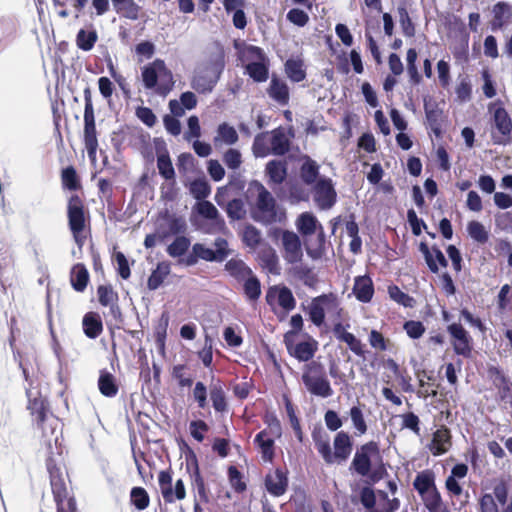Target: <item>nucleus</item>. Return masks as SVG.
Instances as JSON below:
<instances>
[{
    "label": "nucleus",
    "instance_id": "obj_20",
    "mask_svg": "<svg viewBox=\"0 0 512 512\" xmlns=\"http://www.w3.org/2000/svg\"><path fill=\"white\" fill-rule=\"evenodd\" d=\"M494 125L500 133V136H494L495 142L499 144L505 143L512 131V120L504 108L498 107L495 109Z\"/></svg>",
    "mask_w": 512,
    "mask_h": 512
},
{
    "label": "nucleus",
    "instance_id": "obj_17",
    "mask_svg": "<svg viewBox=\"0 0 512 512\" xmlns=\"http://www.w3.org/2000/svg\"><path fill=\"white\" fill-rule=\"evenodd\" d=\"M26 395L28 398L27 409L30 411L35 422L43 419V417L50 413L46 398L37 387L31 386L27 388Z\"/></svg>",
    "mask_w": 512,
    "mask_h": 512
},
{
    "label": "nucleus",
    "instance_id": "obj_4",
    "mask_svg": "<svg viewBox=\"0 0 512 512\" xmlns=\"http://www.w3.org/2000/svg\"><path fill=\"white\" fill-rule=\"evenodd\" d=\"M142 80L145 88L155 89V92L162 96H166L174 86L172 72L160 59L142 69Z\"/></svg>",
    "mask_w": 512,
    "mask_h": 512
},
{
    "label": "nucleus",
    "instance_id": "obj_45",
    "mask_svg": "<svg viewBox=\"0 0 512 512\" xmlns=\"http://www.w3.org/2000/svg\"><path fill=\"white\" fill-rule=\"evenodd\" d=\"M98 40V35L95 30L86 31L80 29L76 36V44L79 49L83 51H90Z\"/></svg>",
    "mask_w": 512,
    "mask_h": 512
},
{
    "label": "nucleus",
    "instance_id": "obj_61",
    "mask_svg": "<svg viewBox=\"0 0 512 512\" xmlns=\"http://www.w3.org/2000/svg\"><path fill=\"white\" fill-rule=\"evenodd\" d=\"M425 502L427 509L430 512H437L441 507V496L438 493L437 489H432L430 492L426 493L425 496H422Z\"/></svg>",
    "mask_w": 512,
    "mask_h": 512
},
{
    "label": "nucleus",
    "instance_id": "obj_53",
    "mask_svg": "<svg viewBox=\"0 0 512 512\" xmlns=\"http://www.w3.org/2000/svg\"><path fill=\"white\" fill-rule=\"evenodd\" d=\"M191 194L198 200L205 199L211 192V187L204 179H197L190 185Z\"/></svg>",
    "mask_w": 512,
    "mask_h": 512
},
{
    "label": "nucleus",
    "instance_id": "obj_64",
    "mask_svg": "<svg viewBox=\"0 0 512 512\" xmlns=\"http://www.w3.org/2000/svg\"><path fill=\"white\" fill-rule=\"evenodd\" d=\"M402 418V428H406V429H409L411 431H413L416 435H420V420H419V417L412 413V412H409V413H406V414H403L401 416Z\"/></svg>",
    "mask_w": 512,
    "mask_h": 512
},
{
    "label": "nucleus",
    "instance_id": "obj_60",
    "mask_svg": "<svg viewBox=\"0 0 512 512\" xmlns=\"http://www.w3.org/2000/svg\"><path fill=\"white\" fill-rule=\"evenodd\" d=\"M97 294L99 302L103 306L112 305L117 299V294L113 291L111 286H99Z\"/></svg>",
    "mask_w": 512,
    "mask_h": 512
},
{
    "label": "nucleus",
    "instance_id": "obj_16",
    "mask_svg": "<svg viewBox=\"0 0 512 512\" xmlns=\"http://www.w3.org/2000/svg\"><path fill=\"white\" fill-rule=\"evenodd\" d=\"M508 491L504 483L497 484L493 494L486 493L479 500L480 512H499L496 500L504 505L507 502Z\"/></svg>",
    "mask_w": 512,
    "mask_h": 512
},
{
    "label": "nucleus",
    "instance_id": "obj_63",
    "mask_svg": "<svg viewBox=\"0 0 512 512\" xmlns=\"http://www.w3.org/2000/svg\"><path fill=\"white\" fill-rule=\"evenodd\" d=\"M187 124L188 130L184 133L185 140L191 141L193 138H199L201 136V127L198 117L195 115L190 116Z\"/></svg>",
    "mask_w": 512,
    "mask_h": 512
},
{
    "label": "nucleus",
    "instance_id": "obj_1",
    "mask_svg": "<svg viewBox=\"0 0 512 512\" xmlns=\"http://www.w3.org/2000/svg\"><path fill=\"white\" fill-rule=\"evenodd\" d=\"M297 231L304 238L307 254L313 259H319L325 252V232L322 224L311 212L301 213L296 221Z\"/></svg>",
    "mask_w": 512,
    "mask_h": 512
},
{
    "label": "nucleus",
    "instance_id": "obj_23",
    "mask_svg": "<svg viewBox=\"0 0 512 512\" xmlns=\"http://www.w3.org/2000/svg\"><path fill=\"white\" fill-rule=\"evenodd\" d=\"M238 133L236 129L224 122L219 124L216 130V135L213 138V144L215 147H220L221 145H234L238 141Z\"/></svg>",
    "mask_w": 512,
    "mask_h": 512
},
{
    "label": "nucleus",
    "instance_id": "obj_31",
    "mask_svg": "<svg viewBox=\"0 0 512 512\" xmlns=\"http://www.w3.org/2000/svg\"><path fill=\"white\" fill-rule=\"evenodd\" d=\"M269 96L280 104H287L289 100V89L286 83L277 78H272L268 89Z\"/></svg>",
    "mask_w": 512,
    "mask_h": 512
},
{
    "label": "nucleus",
    "instance_id": "obj_11",
    "mask_svg": "<svg viewBox=\"0 0 512 512\" xmlns=\"http://www.w3.org/2000/svg\"><path fill=\"white\" fill-rule=\"evenodd\" d=\"M158 481L165 502L173 503L176 500H183L185 498L186 490L182 479H178L173 486L170 472L161 471Z\"/></svg>",
    "mask_w": 512,
    "mask_h": 512
},
{
    "label": "nucleus",
    "instance_id": "obj_21",
    "mask_svg": "<svg viewBox=\"0 0 512 512\" xmlns=\"http://www.w3.org/2000/svg\"><path fill=\"white\" fill-rule=\"evenodd\" d=\"M37 426L42 431V436L45 439L46 444L51 447L53 436L54 442L57 444L58 437L57 431L60 428V422L52 413L47 414L43 419L36 421Z\"/></svg>",
    "mask_w": 512,
    "mask_h": 512
},
{
    "label": "nucleus",
    "instance_id": "obj_37",
    "mask_svg": "<svg viewBox=\"0 0 512 512\" xmlns=\"http://www.w3.org/2000/svg\"><path fill=\"white\" fill-rule=\"evenodd\" d=\"M290 271L294 277L308 287H314L318 281L312 269L301 263L294 264Z\"/></svg>",
    "mask_w": 512,
    "mask_h": 512
},
{
    "label": "nucleus",
    "instance_id": "obj_19",
    "mask_svg": "<svg viewBox=\"0 0 512 512\" xmlns=\"http://www.w3.org/2000/svg\"><path fill=\"white\" fill-rule=\"evenodd\" d=\"M334 452H332V464L345 462L352 452L351 437L347 432L340 431L334 438Z\"/></svg>",
    "mask_w": 512,
    "mask_h": 512
},
{
    "label": "nucleus",
    "instance_id": "obj_27",
    "mask_svg": "<svg viewBox=\"0 0 512 512\" xmlns=\"http://www.w3.org/2000/svg\"><path fill=\"white\" fill-rule=\"evenodd\" d=\"M334 334L340 341L345 342L351 351H353L356 355H363V344L359 339H357L352 333L347 332L345 327L342 324H336L334 327Z\"/></svg>",
    "mask_w": 512,
    "mask_h": 512
},
{
    "label": "nucleus",
    "instance_id": "obj_30",
    "mask_svg": "<svg viewBox=\"0 0 512 512\" xmlns=\"http://www.w3.org/2000/svg\"><path fill=\"white\" fill-rule=\"evenodd\" d=\"M300 177L307 185H315L319 178V165L310 157H305L300 168Z\"/></svg>",
    "mask_w": 512,
    "mask_h": 512
},
{
    "label": "nucleus",
    "instance_id": "obj_51",
    "mask_svg": "<svg viewBox=\"0 0 512 512\" xmlns=\"http://www.w3.org/2000/svg\"><path fill=\"white\" fill-rule=\"evenodd\" d=\"M315 347L309 342H300L294 347L293 355L302 362L310 360L315 353Z\"/></svg>",
    "mask_w": 512,
    "mask_h": 512
},
{
    "label": "nucleus",
    "instance_id": "obj_43",
    "mask_svg": "<svg viewBox=\"0 0 512 512\" xmlns=\"http://www.w3.org/2000/svg\"><path fill=\"white\" fill-rule=\"evenodd\" d=\"M426 119L430 128L435 134H439L441 130L442 111L432 103H425Z\"/></svg>",
    "mask_w": 512,
    "mask_h": 512
},
{
    "label": "nucleus",
    "instance_id": "obj_46",
    "mask_svg": "<svg viewBox=\"0 0 512 512\" xmlns=\"http://www.w3.org/2000/svg\"><path fill=\"white\" fill-rule=\"evenodd\" d=\"M285 71L287 76L294 82H300L306 76L303 62L300 60L289 59L285 64Z\"/></svg>",
    "mask_w": 512,
    "mask_h": 512
},
{
    "label": "nucleus",
    "instance_id": "obj_54",
    "mask_svg": "<svg viewBox=\"0 0 512 512\" xmlns=\"http://www.w3.org/2000/svg\"><path fill=\"white\" fill-rule=\"evenodd\" d=\"M131 501L137 509L143 510L149 505V496L144 488L134 487L131 491Z\"/></svg>",
    "mask_w": 512,
    "mask_h": 512
},
{
    "label": "nucleus",
    "instance_id": "obj_8",
    "mask_svg": "<svg viewBox=\"0 0 512 512\" xmlns=\"http://www.w3.org/2000/svg\"><path fill=\"white\" fill-rule=\"evenodd\" d=\"M68 220L74 240L81 248L85 241V237L82 234L85 227V217L83 203L77 195H74L69 199Z\"/></svg>",
    "mask_w": 512,
    "mask_h": 512
},
{
    "label": "nucleus",
    "instance_id": "obj_34",
    "mask_svg": "<svg viewBox=\"0 0 512 512\" xmlns=\"http://www.w3.org/2000/svg\"><path fill=\"white\" fill-rule=\"evenodd\" d=\"M265 171L270 181L275 184L282 183L287 175L286 164L279 160L269 161L266 165Z\"/></svg>",
    "mask_w": 512,
    "mask_h": 512
},
{
    "label": "nucleus",
    "instance_id": "obj_6",
    "mask_svg": "<svg viewBox=\"0 0 512 512\" xmlns=\"http://www.w3.org/2000/svg\"><path fill=\"white\" fill-rule=\"evenodd\" d=\"M84 143L89 158L96 160V152L98 148V140L95 126L94 109L89 89L84 91Z\"/></svg>",
    "mask_w": 512,
    "mask_h": 512
},
{
    "label": "nucleus",
    "instance_id": "obj_9",
    "mask_svg": "<svg viewBox=\"0 0 512 512\" xmlns=\"http://www.w3.org/2000/svg\"><path fill=\"white\" fill-rule=\"evenodd\" d=\"M283 248L282 256L287 263L297 264L302 261L303 250L299 236L289 230L279 231Z\"/></svg>",
    "mask_w": 512,
    "mask_h": 512
},
{
    "label": "nucleus",
    "instance_id": "obj_13",
    "mask_svg": "<svg viewBox=\"0 0 512 512\" xmlns=\"http://www.w3.org/2000/svg\"><path fill=\"white\" fill-rule=\"evenodd\" d=\"M266 302L271 307L278 305L286 312L293 310L296 306L292 291L284 285L271 286L266 293Z\"/></svg>",
    "mask_w": 512,
    "mask_h": 512
},
{
    "label": "nucleus",
    "instance_id": "obj_7",
    "mask_svg": "<svg viewBox=\"0 0 512 512\" xmlns=\"http://www.w3.org/2000/svg\"><path fill=\"white\" fill-rule=\"evenodd\" d=\"M308 309L310 320L316 326L324 323L326 313L334 314L340 310L337 297L331 293L312 299Z\"/></svg>",
    "mask_w": 512,
    "mask_h": 512
},
{
    "label": "nucleus",
    "instance_id": "obj_58",
    "mask_svg": "<svg viewBox=\"0 0 512 512\" xmlns=\"http://www.w3.org/2000/svg\"><path fill=\"white\" fill-rule=\"evenodd\" d=\"M224 164L232 170H237L242 164L241 153L237 149L230 148L223 155Z\"/></svg>",
    "mask_w": 512,
    "mask_h": 512
},
{
    "label": "nucleus",
    "instance_id": "obj_57",
    "mask_svg": "<svg viewBox=\"0 0 512 512\" xmlns=\"http://www.w3.org/2000/svg\"><path fill=\"white\" fill-rule=\"evenodd\" d=\"M226 212L228 216L234 220L242 219L246 214L243 201L241 199L231 200L227 204Z\"/></svg>",
    "mask_w": 512,
    "mask_h": 512
},
{
    "label": "nucleus",
    "instance_id": "obj_22",
    "mask_svg": "<svg viewBox=\"0 0 512 512\" xmlns=\"http://www.w3.org/2000/svg\"><path fill=\"white\" fill-rule=\"evenodd\" d=\"M420 251L425 257V261L429 267V269L436 273L439 270L440 267H446L447 266V260L442 253V251L437 247H432L431 249L425 244H420Z\"/></svg>",
    "mask_w": 512,
    "mask_h": 512
},
{
    "label": "nucleus",
    "instance_id": "obj_35",
    "mask_svg": "<svg viewBox=\"0 0 512 512\" xmlns=\"http://www.w3.org/2000/svg\"><path fill=\"white\" fill-rule=\"evenodd\" d=\"M83 330L87 337L94 339L98 337L102 330V322L97 314L88 313L83 318Z\"/></svg>",
    "mask_w": 512,
    "mask_h": 512
},
{
    "label": "nucleus",
    "instance_id": "obj_10",
    "mask_svg": "<svg viewBox=\"0 0 512 512\" xmlns=\"http://www.w3.org/2000/svg\"><path fill=\"white\" fill-rule=\"evenodd\" d=\"M378 455V444L374 441L368 442L356 451L351 463V468H353L359 475L367 476L371 469L372 458Z\"/></svg>",
    "mask_w": 512,
    "mask_h": 512
},
{
    "label": "nucleus",
    "instance_id": "obj_33",
    "mask_svg": "<svg viewBox=\"0 0 512 512\" xmlns=\"http://www.w3.org/2000/svg\"><path fill=\"white\" fill-rule=\"evenodd\" d=\"M313 440L315 442V446L318 450V452L323 457L324 461L327 464H332V450L330 447V438L329 436L324 432H314Z\"/></svg>",
    "mask_w": 512,
    "mask_h": 512
},
{
    "label": "nucleus",
    "instance_id": "obj_25",
    "mask_svg": "<svg viewBox=\"0 0 512 512\" xmlns=\"http://www.w3.org/2000/svg\"><path fill=\"white\" fill-rule=\"evenodd\" d=\"M186 228V221L183 217L166 216L163 218V224H161L158 233L164 238L171 234L182 233Z\"/></svg>",
    "mask_w": 512,
    "mask_h": 512
},
{
    "label": "nucleus",
    "instance_id": "obj_15",
    "mask_svg": "<svg viewBox=\"0 0 512 512\" xmlns=\"http://www.w3.org/2000/svg\"><path fill=\"white\" fill-rule=\"evenodd\" d=\"M447 329L453 338L452 345L455 353L469 357L471 355L472 346L468 332L458 323L449 325Z\"/></svg>",
    "mask_w": 512,
    "mask_h": 512
},
{
    "label": "nucleus",
    "instance_id": "obj_18",
    "mask_svg": "<svg viewBox=\"0 0 512 512\" xmlns=\"http://www.w3.org/2000/svg\"><path fill=\"white\" fill-rule=\"evenodd\" d=\"M247 52L252 58L256 59V61L247 64L246 72L257 82L266 81L268 78V69L263 63L264 56L262 50L258 47L250 46Z\"/></svg>",
    "mask_w": 512,
    "mask_h": 512
},
{
    "label": "nucleus",
    "instance_id": "obj_39",
    "mask_svg": "<svg viewBox=\"0 0 512 512\" xmlns=\"http://www.w3.org/2000/svg\"><path fill=\"white\" fill-rule=\"evenodd\" d=\"M98 387L100 392L106 397H113L118 392V386L114 376L107 371H101L98 380Z\"/></svg>",
    "mask_w": 512,
    "mask_h": 512
},
{
    "label": "nucleus",
    "instance_id": "obj_29",
    "mask_svg": "<svg viewBox=\"0 0 512 512\" xmlns=\"http://www.w3.org/2000/svg\"><path fill=\"white\" fill-rule=\"evenodd\" d=\"M493 15L492 30L500 29L510 21L512 6L505 2H499L493 7Z\"/></svg>",
    "mask_w": 512,
    "mask_h": 512
},
{
    "label": "nucleus",
    "instance_id": "obj_49",
    "mask_svg": "<svg viewBox=\"0 0 512 512\" xmlns=\"http://www.w3.org/2000/svg\"><path fill=\"white\" fill-rule=\"evenodd\" d=\"M210 397L213 403V407L216 411L223 412L226 410L227 404L225 393L219 383L213 384L211 386Z\"/></svg>",
    "mask_w": 512,
    "mask_h": 512
},
{
    "label": "nucleus",
    "instance_id": "obj_52",
    "mask_svg": "<svg viewBox=\"0 0 512 512\" xmlns=\"http://www.w3.org/2000/svg\"><path fill=\"white\" fill-rule=\"evenodd\" d=\"M244 291L246 296L252 301L259 298L261 294V286L257 277L251 275L245 279Z\"/></svg>",
    "mask_w": 512,
    "mask_h": 512
},
{
    "label": "nucleus",
    "instance_id": "obj_28",
    "mask_svg": "<svg viewBox=\"0 0 512 512\" xmlns=\"http://www.w3.org/2000/svg\"><path fill=\"white\" fill-rule=\"evenodd\" d=\"M265 483L269 493L275 496L284 494L287 488V478L279 469L274 473L267 475Z\"/></svg>",
    "mask_w": 512,
    "mask_h": 512
},
{
    "label": "nucleus",
    "instance_id": "obj_5",
    "mask_svg": "<svg viewBox=\"0 0 512 512\" xmlns=\"http://www.w3.org/2000/svg\"><path fill=\"white\" fill-rule=\"evenodd\" d=\"M302 381L312 395L322 398L333 395V389L327 379L324 366L319 362L312 361L304 366Z\"/></svg>",
    "mask_w": 512,
    "mask_h": 512
},
{
    "label": "nucleus",
    "instance_id": "obj_26",
    "mask_svg": "<svg viewBox=\"0 0 512 512\" xmlns=\"http://www.w3.org/2000/svg\"><path fill=\"white\" fill-rule=\"evenodd\" d=\"M353 293L359 301L369 302L374 293L372 280L367 276L356 277Z\"/></svg>",
    "mask_w": 512,
    "mask_h": 512
},
{
    "label": "nucleus",
    "instance_id": "obj_48",
    "mask_svg": "<svg viewBox=\"0 0 512 512\" xmlns=\"http://www.w3.org/2000/svg\"><path fill=\"white\" fill-rule=\"evenodd\" d=\"M114 9L121 16L131 20H137L139 17L140 7L134 0H125L119 5L114 6Z\"/></svg>",
    "mask_w": 512,
    "mask_h": 512
},
{
    "label": "nucleus",
    "instance_id": "obj_55",
    "mask_svg": "<svg viewBox=\"0 0 512 512\" xmlns=\"http://www.w3.org/2000/svg\"><path fill=\"white\" fill-rule=\"evenodd\" d=\"M399 22L405 36L412 37L415 33L414 25L405 7H398Z\"/></svg>",
    "mask_w": 512,
    "mask_h": 512
},
{
    "label": "nucleus",
    "instance_id": "obj_12",
    "mask_svg": "<svg viewBox=\"0 0 512 512\" xmlns=\"http://www.w3.org/2000/svg\"><path fill=\"white\" fill-rule=\"evenodd\" d=\"M313 199L321 210L330 209L335 204L336 191L330 178H319L313 186Z\"/></svg>",
    "mask_w": 512,
    "mask_h": 512
},
{
    "label": "nucleus",
    "instance_id": "obj_40",
    "mask_svg": "<svg viewBox=\"0 0 512 512\" xmlns=\"http://www.w3.org/2000/svg\"><path fill=\"white\" fill-rule=\"evenodd\" d=\"M413 485L421 496H425L426 493L436 488L433 473L430 471H423L419 473L416 476Z\"/></svg>",
    "mask_w": 512,
    "mask_h": 512
},
{
    "label": "nucleus",
    "instance_id": "obj_59",
    "mask_svg": "<svg viewBox=\"0 0 512 512\" xmlns=\"http://www.w3.org/2000/svg\"><path fill=\"white\" fill-rule=\"evenodd\" d=\"M350 418L352 420L354 428L360 434H365L367 431V425L363 416V412L358 406H353L350 409Z\"/></svg>",
    "mask_w": 512,
    "mask_h": 512
},
{
    "label": "nucleus",
    "instance_id": "obj_41",
    "mask_svg": "<svg viewBox=\"0 0 512 512\" xmlns=\"http://www.w3.org/2000/svg\"><path fill=\"white\" fill-rule=\"evenodd\" d=\"M89 274L82 264H76L71 271V284L76 291H83L88 283Z\"/></svg>",
    "mask_w": 512,
    "mask_h": 512
},
{
    "label": "nucleus",
    "instance_id": "obj_62",
    "mask_svg": "<svg viewBox=\"0 0 512 512\" xmlns=\"http://www.w3.org/2000/svg\"><path fill=\"white\" fill-rule=\"evenodd\" d=\"M62 183L69 190H76L79 187L77 174L73 167H67L62 171Z\"/></svg>",
    "mask_w": 512,
    "mask_h": 512
},
{
    "label": "nucleus",
    "instance_id": "obj_38",
    "mask_svg": "<svg viewBox=\"0 0 512 512\" xmlns=\"http://www.w3.org/2000/svg\"><path fill=\"white\" fill-rule=\"evenodd\" d=\"M157 168L159 174L168 181L175 180V170L167 151H163L157 155Z\"/></svg>",
    "mask_w": 512,
    "mask_h": 512
},
{
    "label": "nucleus",
    "instance_id": "obj_14",
    "mask_svg": "<svg viewBox=\"0 0 512 512\" xmlns=\"http://www.w3.org/2000/svg\"><path fill=\"white\" fill-rule=\"evenodd\" d=\"M197 212L210 223L203 228L206 233H217L225 228V222L221 218L217 208L209 201H201L196 206Z\"/></svg>",
    "mask_w": 512,
    "mask_h": 512
},
{
    "label": "nucleus",
    "instance_id": "obj_44",
    "mask_svg": "<svg viewBox=\"0 0 512 512\" xmlns=\"http://www.w3.org/2000/svg\"><path fill=\"white\" fill-rule=\"evenodd\" d=\"M170 273V265L166 262L159 263L148 279V288L156 290Z\"/></svg>",
    "mask_w": 512,
    "mask_h": 512
},
{
    "label": "nucleus",
    "instance_id": "obj_2",
    "mask_svg": "<svg viewBox=\"0 0 512 512\" xmlns=\"http://www.w3.org/2000/svg\"><path fill=\"white\" fill-rule=\"evenodd\" d=\"M248 191L255 195L252 214L256 221L272 224L285 218V212L276 205L272 194L260 182H252Z\"/></svg>",
    "mask_w": 512,
    "mask_h": 512
},
{
    "label": "nucleus",
    "instance_id": "obj_24",
    "mask_svg": "<svg viewBox=\"0 0 512 512\" xmlns=\"http://www.w3.org/2000/svg\"><path fill=\"white\" fill-rule=\"evenodd\" d=\"M451 436L447 428L442 427L436 430L433 434V439L430 444V451L433 455H441L448 451L451 446Z\"/></svg>",
    "mask_w": 512,
    "mask_h": 512
},
{
    "label": "nucleus",
    "instance_id": "obj_3",
    "mask_svg": "<svg viewBox=\"0 0 512 512\" xmlns=\"http://www.w3.org/2000/svg\"><path fill=\"white\" fill-rule=\"evenodd\" d=\"M224 54L218 51L209 61L199 65L191 80V87L198 93H210L224 69Z\"/></svg>",
    "mask_w": 512,
    "mask_h": 512
},
{
    "label": "nucleus",
    "instance_id": "obj_47",
    "mask_svg": "<svg viewBox=\"0 0 512 512\" xmlns=\"http://www.w3.org/2000/svg\"><path fill=\"white\" fill-rule=\"evenodd\" d=\"M242 240L246 246L255 249L261 242V232L253 225L247 224L242 231Z\"/></svg>",
    "mask_w": 512,
    "mask_h": 512
},
{
    "label": "nucleus",
    "instance_id": "obj_42",
    "mask_svg": "<svg viewBox=\"0 0 512 512\" xmlns=\"http://www.w3.org/2000/svg\"><path fill=\"white\" fill-rule=\"evenodd\" d=\"M225 268L230 275L240 280H245L252 275L251 269L240 259H230Z\"/></svg>",
    "mask_w": 512,
    "mask_h": 512
},
{
    "label": "nucleus",
    "instance_id": "obj_32",
    "mask_svg": "<svg viewBox=\"0 0 512 512\" xmlns=\"http://www.w3.org/2000/svg\"><path fill=\"white\" fill-rule=\"evenodd\" d=\"M271 153L284 155L289 150V138L283 129H275L271 132Z\"/></svg>",
    "mask_w": 512,
    "mask_h": 512
},
{
    "label": "nucleus",
    "instance_id": "obj_36",
    "mask_svg": "<svg viewBox=\"0 0 512 512\" xmlns=\"http://www.w3.org/2000/svg\"><path fill=\"white\" fill-rule=\"evenodd\" d=\"M255 442L258 444L262 458L265 461H272L274 456V440L269 436L266 430L261 431L255 437Z\"/></svg>",
    "mask_w": 512,
    "mask_h": 512
},
{
    "label": "nucleus",
    "instance_id": "obj_56",
    "mask_svg": "<svg viewBox=\"0 0 512 512\" xmlns=\"http://www.w3.org/2000/svg\"><path fill=\"white\" fill-rule=\"evenodd\" d=\"M468 233L477 242L484 243L488 239V233L484 226L478 221H471L467 227Z\"/></svg>",
    "mask_w": 512,
    "mask_h": 512
},
{
    "label": "nucleus",
    "instance_id": "obj_50",
    "mask_svg": "<svg viewBox=\"0 0 512 512\" xmlns=\"http://www.w3.org/2000/svg\"><path fill=\"white\" fill-rule=\"evenodd\" d=\"M190 246V240L185 236H178L168 246L167 252L171 257H179L186 253Z\"/></svg>",
    "mask_w": 512,
    "mask_h": 512
}]
</instances>
